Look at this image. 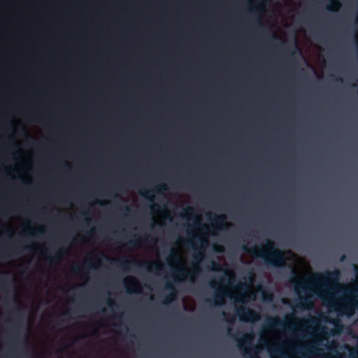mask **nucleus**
Instances as JSON below:
<instances>
[{"mask_svg": "<svg viewBox=\"0 0 358 358\" xmlns=\"http://www.w3.org/2000/svg\"><path fill=\"white\" fill-rule=\"evenodd\" d=\"M26 232L29 236H32L33 235L32 232H31V230L30 229H29V228H26Z\"/></svg>", "mask_w": 358, "mask_h": 358, "instance_id": "obj_36", "label": "nucleus"}, {"mask_svg": "<svg viewBox=\"0 0 358 358\" xmlns=\"http://www.w3.org/2000/svg\"><path fill=\"white\" fill-rule=\"evenodd\" d=\"M187 243L191 244V245H192V246L193 247V244H192L191 242L187 241Z\"/></svg>", "mask_w": 358, "mask_h": 358, "instance_id": "obj_52", "label": "nucleus"}, {"mask_svg": "<svg viewBox=\"0 0 358 358\" xmlns=\"http://www.w3.org/2000/svg\"><path fill=\"white\" fill-rule=\"evenodd\" d=\"M165 289L171 290V293L166 295L162 301V303L167 305L171 303L176 296V291L173 282L167 281L165 284Z\"/></svg>", "mask_w": 358, "mask_h": 358, "instance_id": "obj_10", "label": "nucleus"}, {"mask_svg": "<svg viewBox=\"0 0 358 358\" xmlns=\"http://www.w3.org/2000/svg\"><path fill=\"white\" fill-rule=\"evenodd\" d=\"M260 10H261V9L258 6H252L251 8V11H252L254 13H257Z\"/></svg>", "mask_w": 358, "mask_h": 358, "instance_id": "obj_32", "label": "nucleus"}, {"mask_svg": "<svg viewBox=\"0 0 358 358\" xmlns=\"http://www.w3.org/2000/svg\"><path fill=\"white\" fill-rule=\"evenodd\" d=\"M102 256L105 259H111L110 258H109L108 257H107V256H106L104 255H102ZM113 259V261L117 262L119 267H120L122 269H125V270L128 269L131 264H134V265H135L136 266H138V267L145 266V268L148 271H150L149 266H149V263L148 262H139L138 260H134L133 262H131V261H129L127 259Z\"/></svg>", "mask_w": 358, "mask_h": 358, "instance_id": "obj_6", "label": "nucleus"}, {"mask_svg": "<svg viewBox=\"0 0 358 358\" xmlns=\"http://www.w3.org/2000/svg\"><path fill=\"white\" fill-rule=\"evenodd\" d=\"M107 305L110 307H113V306H115V303L113 300L109 299H108L107 301Z\"/></svg>", "mask_w": 358, "mask_h": 358, "instance_id": "obj_29", "label": "nucleus"}, {"mask_svg": "<svg viewBox=\"0 0 358 358\" xmlns=\"http://www.w3.org/2000/svg\"><path fill=\"white\" fill-rule=\"evenodd\" d=\"M310 304V300L308 296H302L299 299V307L300 308H308V305Z\"/></svg>", "mask_w": 358, "mask_h": 358, "instance_id": "obj_15", "label": "nucleus"}, {"mask_svg": "<svg viewBox=\"0 0 358 358\" xmlns=\"http://www.w3.org/2000/svg\"><path fill=\"white\" fill-rule=\"evenodd\" d=\"M343 301H347V303L340 306L338 311L341 312V314L349 316L353 315L355 308L358 307V301L355 298H346Z\"/></svg>", "mask_w": 358, "mask_h": 358, "instance_id": "obj_7", "label": "nucleus"}, {"mask_svg": "<svg viewBox=\"0 0 358 358\" xmlns=\"http://www.w3.org/2000/svg\"><path fill=\"white\" fill-rule=\"evenodd\" d=\"M138 243V241L137 240H131L128 242V243L126 245L127 246H136Z\"/></svg>", "mask_w": 358, "mask_h": 358, "instance_id": "obj_25", "label": "nucleus"}, {"mask_svg": "<svg viewBox=\"0 0 358 358\" xmlns=\"http://www.w3.org/2000/svg\"><path fill=\"white\" fill-rule=\"evenodd\" d=\"M9 301L8 299L6 298L4 301Z\"/></svg>", "mask_w": 358, "mask_h": 358, "instance_id": "obj_54", "label": "nucleus"}, {"mask_svg": "<svg viewBox=\"0 0 358 358\" xmlns=\"http://www.w3.org/2000/svg\"><path fill=\"white\" fill-rule=\"evenodd\" d=\"M83 215L85 216V222L87 223V224H89L90 222V219L88 217H87V216L88 215V212H83L81 213Z\"/></svg>", "mask_w": 358, "mask_h": 358, "instance_id": "obj_30", "label": "nucleus"}, {"mask_svg": "<svg viewBox=\"0 0 358 358\" xmlns=\"http://www.w3.org/2000/svg\"><path fill=\"white\" fill-rule=\"evenodd\" d=\"M81 271H82L81 268L78 265H76V266L73 267V268H72V272L76 274L80 273L81 272Z\"/></svg>", "mask_w": 358, "mask_h": 358, "instance_id": "obj_24", "label": "nucleus"}, {"mask_svg": "<svg viewBox=\"0 0 358 358\" xmlns=\"http://www.w3.org/2000/svg\"><path fill=\"white\" fill-rule=\"evenodd\" d=\"M257 3L262 7H263L266 1V0H255Z\"/></svg>", "mask_w": 358, "mask_h": 358, "instance_id": "obj_28", "label": "nucleus"}, {"mask_svg": "<svg viewBox=\"0 0 358 358\" xmlns=\"http://www.w3.org/2000/svg\"><path fill=\"white\" fill-rule=\"evenodd\" d=\"M237 301H238V302H240V303H243V302H244V301L242 300V299H241V298H238V299H237Z\"/></svg>", "mask_w": 358, "mask_h": 358, "instance_id": "obj_44", "label": "nucleus"}, {"mask_svg": "<svg viewBox=\"0 0 358 358\" xmlns=\"http://www.w3.org/2000/svg\"><path fill=\"white\" fill-rule=\"evenodd\" d=\"M271 299H272V295L269 294L268 297V300H271Z\"/></svg>", "mask_w": 358, "mask_h": 358, "instance_id": "obj_45", "label": "nucleus"}, {"mask_svg": "<svg viewBox=\"0 0 358 358\" xmlns=\"http://www.w3.org/2000/svg\"><path fill=\"white\" fill-rule=\"evenodd\" d=\"M174 273H176V276L179 277L181 279H184L186 275V273H187V271L185 269L175 268Z\"/></svg>", "mask_w": 358, "mask_h": 358, "instance_id": "obj_20", "label": "nucleus"}, {"mask_svg": "<svg viewBox=\"0 0 358 358\" xmlns=\"http://www.w3.org/2000/svg\"><path fill=\"white\" fill-rule=\"evenodd\" d=\"M262 343H264L265 345L267 346L268 342L266 340H261Z\"/></svg>", "mask_w": 358, "mask_h": 358, "instance_id": "obj_39", "label": "nucleus"}, {"mask_svg": "<svg viewBox=\"0 0 358 358\" xmlns=\"http://www.w3.org/2000/svg\"><path fill=\"white\" fill-rule=\"evenodd\" d=\"M254 338L252 332L245 334L241 339L237 340L238 348L241 350H243V356L245 358H259L258 354L259 348L257 345H252L248 348V346L252 345V341Z\"/></svg>", "mask_w": 358, "mask_h": 358, "instance_id": "obj_4", "label": "nucleus"}, {"mask_svg": "<svg viewBox=\"0 0 358 358\" xmlns=\"http://www.w3.org/2000/svg\"><path fill=\"white\" fill-rule=\"evenodd\" d=\"M204 257L203 253L202 252H198L196 254L194 255V259L196 260L198 262H201Z\"/></svg>", "mask_w": 358, "mask_h": 358, "instance_id": "obj_21", "label": "nucleus"}, {"mask_svg": "<svg viewBox=\"0 0 358 358\" xmlns=\"http://www.w3.org/2000/svg\"><path fill=\"white\" fill-rule=\"evenodd\" d=\"M153 266H155V269L156 271H160L162 270V266H160L158 264L154 263Z\"/></svg>", "mask_w": 358, "mask_h": 358, "instance_id": "obj_33", "label": "nucleus"}, {"mask_svg": "<svg viewBox=\"0 0 358 358\" xmlns=\"http://www.w3.org/2000/svg\"><path fill=\"white\" fill-rule=\"evenodd\" d=\"M61 257V252H57L52 257H48V259L50 260H57Z\"/></svg>", "mask_w": 358, "mask_h": 358, "instance_id": "obj_23", "label": "nucleus"}, {"mask_svg": "<svg viewBox=\"0 0 358 358\" xmlns=\"http://www.w3.org/2000/svg\"><path fill=\"white\" fill-rule=\"evenodd\" d=\"M36 232L37 234H43V229H41V228L37 229L36 230Z\"/></svg>", "mask_w": 358, "mask_h": 358, "instance_id": "obj_37", "label": "nucleus"}, {"mask_svg": "<svg viewBox=\"0 0 358 358\" xmlns=\"http://www.w3.org/2000/svg\"><path fill=\"white\" fill-rule=\"evenodd\" d=\"M105 311H106V309H105L104 308H103L101 310V313H105Z\"/></svg>", "mask_w": 358, "mask_h": 358, "instance_id": "obj_49", "label": "nucleus"}, {"mask_svg": "<svg viewBox=\"0 0 358 358\" xmlns=\"http://www.w3.org/2000/svg\"><path fill=\"white\" fill-rule=\"evenodd\" d=\"M151 191L149 190H141L139 191V194L141 196L145 197L148 200H149L150 202H153L154 197L152 195H151L150 193Z\"/></svg>", "mask_w": 358, "mask_h": 358, "instance_id": "obj_18", "label": "nucleus"}, {"mask_svg": "<svg viewBox=\"0 0 358 358\" xmlns=\"http://www.w3.org/2000/svg\"><path fill=\"white\" fill-rule=\"evenodd\" d=\"M212 269L218 271L220 269V265L215 262H212Z\"/></svg>", "mask_w": 358, "mask_h": 358, "instance_id": "obj_26", "label": "nucleus"}, {"mask_svg": "<svg viewBox=\"0 0 358 358\" xmlns=\"http://www.w3.org/2000/svg\"><path fill=\"white\" fill-rule=\"evenodd\" d=\"M217 285V282L214 280H212L210 282V286L212 287V288H215Z\"/></svg>", "mask_w": 358, "mask_h": 358, "instance_id": "obj_34", "label": "nucleus"}, {"mask_svg": "<svg viewBox=\"0 0 358 358\" xmlns=\"http://www.w3.org/2000/svg\"><path fill=\"white\" fill-rule=\"evenodd\" d=\"M227 321L228 322H229V323H232V322H234V320H227Z\"/></svg>", "mask_w": 358, "mask_h": 358, "instance_id": "obj_48", "label": "nucleus"}, {"mask_svg": "<svg viewBox=\"0 0 358 358\" xmlns=\"http://www.w3.org/2000/svg\"><path fill=\"white\" fill-rule=\"evenodd\" d=\"M345 255H343L341 256V261H342V262H343V261H344V260H345Z\"/></svg>", "mask_w": 358, "mask_h": 358, "instance_id": "obj_41", "label": "nucleus"}, {"mask_svg": "<svg viewBox=\"0 0 358 358\" xmlns=\"http://www.w3.org/2000/svg\"><path fill=\"white\" fill-rule=\"evenodd\" d=\"M257 24H258L259 25H262L261 20H260V18H259V17H258V18H257Z\"/></svg>", "mask_w": 358, "mask_h": 358, "instance_id": "obj_40", "label": "nucleus"}, {"mask_svg": "<svg viewBox=\"0 0 358 358\" xmlns=\"http://www.w3.org/2000/svg\"><path fill=\"white\" fill-rule=\"evenodd\" d=\"M338 345L336 344H333L330 346L329 349L334 350L336 352V356H324V358H343L341 354H340L337 350Z\"/></svg>", "mask_w": 358, "mask_h": 358, "instance_id": "obj_19", "label": "nucleus"}, {"mask_svg": "<svg viewBox=\"0 0 358 358\" xmlns=\"http://www.w3.org/2000/svg\"><path fill=\"white\" fill-rule=\"evenodd\" d=\"M198 239L199 240V241L201 243H205L206 245L208 244V241L206 239H204V238H198Z\"/></svg>", "mask_w": 358, "mask_h": 358, "instance_id": "obj_35", "label": "nucleus"}, {"mask_svg": "<svg viewBox=\"0 0 358 358\" xmlns=\"http://www.w3.org/2000/svg\"><path fill=\"white\" fill-rule=\"evenodd\" d=\"M240 286H241V287L247 288V285H245V284H242V283H241V284H240Z\"/></svg>", "mask_w": 358, "mask_h": 358, "instance_id": "obj_43", "label": "nucleus"}, {"mask_svg": "<svg viewBox=\"0 0 358 358\" xmlns=\"http://www.w3.org/2000/svg\"><path fill=\"white\" fill-rule=\"evenodd\" d=\"M208 220L212 222L217 229H220L226 223L227 217L223 214L216 215L210 213L208 216Z\"/></svg>", "mask_w": 358, "mask_h": 358, "instance_id": "obj_11", "label": "nucleus"}, {"mask_svg": "<svg viewBox=\"0 0 358 358\" xmlns=\"http://www.w3.org/2000/svg\"><path fill=\"white\" fill-rule=\"evenodd\" d=\"M293 320L301 323L303 327L306 324L304 320L296 317L293 313H291L287 315L283 320L278 317H268L266 321L265 328L269 330L283 329L292 331L296 326V324H291L290 322Z\"/></svg>", "mask_w": 358, "mask_h": 358, "instance_id": "obj_3", "label": "nucleus"}, {"mask_svg": "<svg viewBox=\"0 0 358 358\" xmlns=\"http://www.w3.org/2000/svg\"><path fill=\"white\" fill-rule=\"evenodd\" d=\"M236 315L243 322H255L260 319V315L255 310L246 307L237 308Z\"/></svg>", "mask_w": 358, "mask_h": 358, "instance_id": "obj_5", "label": "nucleus"}, {"mask_svg": "<svg viewBox=\"0 0 358 358\" xmlns=\"http://www.w3.org/2000/svg\"><path fill=\"white\" fill-rule=\"evenodd\" d=\"M97 203H99L100 205H103V203H101V201H97Z\"/></svg>", "mask_w": 358, "mask_h": 358, "instance_id": "obj_51", "label": "nucleus"}, {"mask_svg": "<svg viewBox=\"0 0 358 358\" xmlns=\"http://www.w3.org/2000/svg\"><path fill=\"white\" fill-rule=\"evenodd\" d=\"M242 249L255 257L262 258L268 265L274 267H283L285 265L287 259L284 252L276 248L274 242L271 240L267 239L266 244L261 249L253 247L249 250L246 245H243Z\"/></svg>", "mask_w": 358, "mask_h": 358, "instance_id": "obj_2", "label": "nucleus"}, {"mask_svg": "<svg viewBox=\"0 0 358 358\" xmlns=\"http://www.w3.org/2000/svg\"><path fill=\"white\" fill-rule=\"evenodd\" d=\"M124 285L128 293L139 292L141 285L138 280L133 276H128L124 280Z\"/></svg>", "mask_w": 358, "mask_h": 358, "instance_id": "obj_8", "label": "nucleus"}, {"mask_svg": "<svg viewBox=\"0 0 358 358\" xmlns=\"http://www.w3.org/2000/svg\"><path fill=\"white\" fill-rule=\"evenodd\" d=\"M167 189L168 187L166 184H161L159 185H157L154 189L152 190V192L157 194H162Z\"/></svg>", "mask_w": 358, "mask_h": 358, "instance_id": "obj_17", "label": "nucleus"}, {"mask_svg": "<svg viewBox=\"0 0 358 358\" xmlns=\"http://www.w3.org/2000/svg\"><path fill=\"white\" fill-rule=\"evenodd\" d=\"M225 296H229L228 292L223 288L218 289L216 292V294L214 298V304L215 305L224 304Z\"/></svg>", "mask_w": 358, "mask_h": 358, "instance_id": "obj_12", "label": "nucleus"}, {"mask_svg": "<svg viewBox=\"0 0 358 358\" xmlns=\"http://www.w3.org/2000/svg\"><path fill=\"white\" fill-rule=\"evenodd\" d=\"M355 272L356 275L358 277V264L355 266ZM345 292L351 296H357L358 294V287L353 290L347 289L345 290Z\"/></svg>", "mask_w": 358, "mask_h": 358, "instance_id": "obj_16", "label": "nucleus"}, {"mask_svg": "<svg viewBox=\"0 0 358 358\" xmlns=\"http://www.w3.org/2000/svg\"><path fill=\"white\" fill-rule=\"evenodd\" d=\"M7 233H8L9 237H11V234L8 231H7Z\"/></svg>", "mask_w": 358, "mask_h": 358, "instance_id": "obj_50", "label": "nucleus"}, {"mask_svg": "<svg viewBox=\"0 0 358 358\" xmlns=\"http://www.w3.org/2000/svg\"><path fill=\"white\" fill-rule=\"evenodd\" d=\"M63 315L66 316V315H69V312H65V313H63Z\"/></svg>", "mask_w": 358, "mask_h": 358, "instance_id": "obj_47", "label": "nucleus"}, {"mask_svg": "<svg viewBox=\"0 0 358 358\" xmlns=\"http://www.w3.org/2000/svg\"><path fill=\"white\" fill-rule=\"evenodd\" d=\"M193 266H194V270H195L194 274V275L198 274L201 271L200 268L196 264H193Z\"/></svg>", "mask_w": 358, "mask_h": 358, "instance_id": "obj_31", "label": "nucleus"}, {"mask_svg": "<svg viewBox=\"0 0 358 358\" xmlns=\"http://www.w3.org/2000/svg\"><path fill=\"white\" fill-rule=\"evenodd\" d=\"M124 210H125V211L128 212V211L130 210V208H129V206H127L124 207Z\"/></svg>", "mask_w": 358, "mask_h": 358, "instance_id": "obj_42", "label": "nucleus"}, {"mask_svg": "<svg viewBox=\"0 0 358 358\" xmlns=\"http://www.w3.org/2000/svg\"><path fill=\"white\" fill-rule=\"evenodd\" d=\"M13 301H15V302L16 303H17V304L19 303H18V301H18V300H17L15 298H14V299H13Z\"/></svg>", "mask_w": 358, "mask_h": 358, "instance_id": "obj_46", "label": "nucleus"}, {"mask_svg": "<svg viewBox=\"0 0 358 358\" xmlns=\"http://www.w3.org/2000/svg\"><path fill=\"white\" fill-rule=\"evenodd\" d=\"M292 273L293 277L291 278L290 282L294 285L296 293L314 292L312 281L322 284L326 289L329 290H335L339 286L341 271L338 269L326 271L323 273H315L312 277L306 278L305 280H299L295 271L293 270Z\"/></svg>", "mask_w": 358, "mask_h": 358, "instance_id": "obj_1", "label": "nucleus"}, {"mask_svg": "<svg viewBox=\"0 0 358 358\" xmlns=\"http://www.w3.org/2000/svg\"><path fill=\"white\" fill-rule=\"evenodd\" d=\"M341 6L339 0H330L329 4L327 6V9L329 11H337Z\"/></svg>", "mask_w": 358, "mask_h": 358, "instance_id": "obj_14", "label": "nucleus"}, {"mask_svg": "<svg viewBox=\"0 0 358 358\" xmlns=\"http://www.w3.org/2000/svg\"><path fill=\"white\" fill-rule=\"evenodd\" d=\"M170 259H174L176 262H178L179 260L178 256L176 253H174L173 252H171V255L170 256ZM168 259H169V258Z\"/></svg>", "mask_w": 358, "mask_h": 358, "instance_id": "obj_27", "label": "nucleus"}, {"mask_svg": "<svg viewBox=\"0 0 358 358\" xmlns=\"http://www.w3.org/2000/svg\"><path fill=\"white\" fill-rule=\"evenodd\" d=\"M317 343H309L306 345H297L296 347V350L298 353L302 355L303 358H307L308 355L313 354V352L317 350Z\"/></svg>", "mask_w": 358, "mask_h": 358, "instance_id": "obj_9", "label": "nucleus"}, {"mask_svg": "<svg viewBox=\"0 0 358 358\" xmlns=\"http://www.w3.org/2000/svg\"><path fill=\"white\" fill-rule=\"evenodd\" d=\"M194 209L192 207H187L185 209H184V216L187 217L188 215H192L193 213Z\"/></svg>", "mask_w": 358, "mask_h": 358, "instance_id": "obj_22", "label": "nucleus"}, {"mask_svg": "<svg viewBox=\"0 0 358 358\" xmlns=\"http://www.w3.org/2000/svg\"><path fill=\"white\" fill-rule=\"evenodd\" d=\"M32 247L31 246H27V247H24V250H32Z\"/></svg>", "mask_w": 358, "mask_h": 358, "instance_id": "obj_38", "label": "nucleus"}, {"mask_svg": "<svg viewBox=\"0 0 358 358\" xmlns=\"http://www.w3.org/2000/svg\"><path fill=\"white\" fill-rule=\"evenodd\" d=\"M222 315H223L224 316H226V315H227V314H226L224 312H223V313H222Z\"/></svg>", "mask_w": 358, "mask_h": 358, "instance_id": "obj_53", "label": "nucleus"}, {"mask_svg": "<svg viewBox=\"0 0 358 358\" xmlns=\"http://www.w3.org/2000/svg\"><path fill=\"white\" fill-rule=\"evenodd\" d=\"M15 287L13 283L6 278L0 279V287L5 292L8 293L10 287Z\"/></svg>", "mask_w": 358, "mask_h": 358, "instance_id": "obj_13", "label": "nucleus"}]
</instances>
